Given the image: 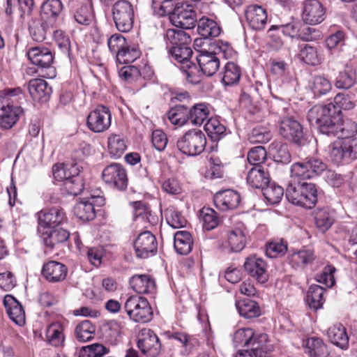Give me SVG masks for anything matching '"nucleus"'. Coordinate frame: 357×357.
Here are the masks:
<instances>
[{"label": "nucleus", "instance_id": "f257e3e1", "mask_svg": "<svg viewBox=\"0 0 357 357\" xmlns=\"http://www.w3.org/2000/svg\"><path fill=\"white\" fill-rule=\"evenodd\" d=\"M332 106H314L307 114L311 124L317 126L320 132L342 138L328 147L329 158L336 164L357 159V125L353 121L343 123L339 115H332Z\"/></svg>", "mask_w": 357, "mask_h": 357}, {"label": "nucleus", "instance_id": "4c0bfd02", "mask_svg": "<svg viewBox=\"0 0 357 357\" xmlns=\"http://www.w3.org/2000/svg\"><path fill=\"white\" fill-rule=\"evenodd\" d=\"M236 307L240 315L245 319L258 317L261 314L258 303L248 298L238 301L236 303Z\"/></svg>", "mask_w": 357, "mask_h": 357}, {"label": "nucleus", "instance_id": "412c9836", "mask_svg": "<svg viewBox=\"0 0 357 357\" xmlns=\"http://www.w3.org/2000/svg\"><path fill=\"white\" fill-rule=\"evenodd\" d=\"M27 56L30 61L42 68H50L53 63L52 52L44 47H34L28 50Z\"/></svg>", "mask_w": 357, "mask_h": 357}, {"label": "nucleus", "instance_id": "5fc2aeb1", "mask_svg": "<svg viewBox=\"0 0 357 357\" xmlns=\"http://www.w3.org/2000/svg\"><path fill=\"white\" fill-rule=\"evenodd\" d=\"M301 56L303 61L308 65L317 66L324 60L322 53L316 47L305 45L301 51Z\"/></svg>", "mask_w": 357, "mask_h": 357}, {"label": "nucleus", "instance_id": "e2e57ef3", "mask_svg": "<svg viewBox=\"0 0 357 357\" xmlns=\"http://www.w3.org/2000/svg\"><path fill=\"white\" fill-rule=\"evenodd\" d=\"M336 269L331 265L326 266L322 271L316 275V280L324 284L326 287H331L334 285L335 280L334 273Z\"/></svg>", "mask_w": 357, "mask_h": 357}, {"label": "nucleus", "instance_id": "7ed1b4c3", "mask_svg": "<svg viewBox=\"0 0 357 357\" xmlns=\"http://www.w3.org/2000/svg\"><path fill=\"white\" fill-rule=\"evenodd\" d=\"M206 145V136L199 129H192L187 131L178 139L176 143L178 149L190 156L201 154L205 149Z\"/></svg>", "mask_w": 357, "mask_h": 357}, {"label": "nucleus", "instance_id": "423d86ee", "mask_svg": "<svg viewBox=\"0 0 357 357\" xmlns=\"http://www.w3.org/2000/svg\"><path fill=\"white\" fill-rule=\"evenodd\" d=\"M326 168V165L321 160L311 158L293 164L291 167V176L301 180L310 179L320 175Z\"/></svg>", "mask_w": 357, "mask_h": 357}, {"label": "nucleus", "instance_id": "f8f14e48", "mask_svg": "<svg viewBox=\"0 0 357 357\" xmlns=\"http://www.w3.org/2000/svg\"><path fill=\"white\" fill-rule=\"evenodd\" d=\"M137 347L142 353L148 357H156L161 349L159 338L149 328L141 330L138 335Z\"/></svg>", "mask_w": 357, "mask_h": 357}, {"label": "nucleus", "instance_id": "a211bd4d", "mask_svg": "<svg viewBox=\"0 0 357 357\" xmlns=\"http://www.w3.org/2000/svg\"><path fill=\"white\" fill-rule=\"evenodd\" d=\"M245 15L249 26L255 30H261L267 23L266 11L258 5H250L245 10Z\"/></svg>", "mask_w": 357, "mask_h": 357}, {"label": "nucleus", "instance_id": "4d7b16f0", "mask_svg": "<svg viewBox=\"0 0 357 357\" xmlns=\"http://www.w3.org/2000/svg\"><path fill=\"white\" fill-rule=\"evenodd\" d=\"M262 192L264 197L271 204L279 203L284 195L283 188L274 183L267 184Z\"/></svg>", "mask_w": 357, "mask_h": 357}, {"label": "nucleus", "instance_id": "052dcab7", "mask_svg": "<svg viewBox=\"0 0 357 357\" xmlns=\"http://www.w3.org/2000/svg\"><path fill=\"white\" fill-rule=\"evenodd\" d=\"M108 352V348L101 344L95 343L82 347L79 351V357H102Z\"/></svg>", "mask_w": 357, "mask_h": 357}, {"label": "nucleus", "instance_id": "680f3d73", "mask_svg": "<svg viewBox=\"0 0 357 357\" xmlns=\"http://www.w3.org/2000/svg\"><path fill=\"white\" fill-rule=\"evenodd\" d=\"M311 89L315 96H322L332 89V84L327 78L319 75L313 78Z\"/></svg>", "mask_w": 357, "mask_h": 357}, {"label": "nucleus", "instance_id": "473e14b6", "mask_svg": "<svg viewBox=\"0 0 357 357\" xmlns=\"http://www.w3.org/2000/svg\"><path fill=\"white\" fill-rule=\"evenodd\" d=\"M327 335L333 344L341 349H346L347 347L349 337L345 328L341 324H335L330 327L328 330Z\"/></svg>", "mask_w": 357, "mask_h": 357}, {"label": "nucleus", "instance_id": "58836bf2", "mask_svg": "<svg viewBox=\"0 0 357 357\" xmlns=\"http://www.w3.org/2000/svg\"><path fill=\"white\" fill-rule=\"evenodd\" d=\"M326 290L317 284H312L307 293V302L311 309L317 310L321 308L325 301L324 294Z\"/></svg>", "mask_w": 357, "mask_h": 357}, {"label": "nucleus", "instance_id": "c85d7f7f", "mask_svg": "<svg viewBox=\"0 0 357 357\" xmlns=\"http://www.w3.org/2000/svg\"><path fill=\"white\" fill-rule=\"evenodd\" d=\"M24 94L20 87L7 88L0 91V104L13 108L21 107Z\"/></svg>", "mask_w": 357, "mask_h": 357}, {"label": "nucleus", "instance_id": "2eb2a0df", "mask_svg": "<svg viewBox=\"0 0 357 357\" xmlns=\"http://www.w3.org/2000/svg\"><path fill=\"white\" fill-rule=\"evenodd\" d=\"M68 271L65 264L51 260L43 264L41 275L49 282L57 283L65 280Z\"/></svg>", "mask_w": 357, "mask_h": 357}, {"label": "nucleus", "instance_id": "a19ab883", "mask_svg": "<svg viewBox=\"0 0 357 357\" xmlns=\"http://www.w3.org/2000/svg\"><path fill=\"white\" fill-rule=\"evenodd\" d=\"M305 352L309 357H327L329 354L326 345L318 337H310L307 340Z\"/></svg>", "mask_w": 357, "mask_h": 357}, {"label": "nucleus", "instance_id": "3c124183", "mask_svg": "<svg viewBox=\"0 0 357 357\" xmlns=\"http://www.w3.org/2000/svg\"><path fill=\"white\" fill-rule=\"evenodd\" d=\"M127 146L124 139L119 135H112L108 137V151L113 158H120L126 151Z\"/></svg>", "mask_w": 357, "mask_h": 357}, {"label": "nucleus", "instance_id": "338daca9", "mask_svg": "<svg viewBox=\"0 0 357 357\" xmlns=\"http://www.w3.org/2000/svg\"><path fill=\"white\" fill-rule=\"evenodd\" d=\"M287 251V243L283 240L270 243L266 248V254L270 258H276L284 255Z\"/></svg>", "mask_w": 357, "mask_h": 357}, {"label": "nucleus", "instance_id": "4468645a", "mask_svg": "<svg viewBox=\"0 0 357 357\" xmlns=\"http://www.w3.org/2000/svg\"><path fill=\"white\" fill-rule=\"evenodd\" d=\"M325 8L318 0H305L303 2L302 19L309 24H317L324 19Z\"/></svg>", "mask_w": 357, "mask_h": 357}, {"label": "nucleus", "instance_id": "e433bc0d", "mask_svg": "<svg viewBox=\"0 0 357 357\" xmlns=\"http://www.w3.org/2000/svg\"><path fill=\"white\" fill-rule=\"evenodd\" d=\"M227 245L232 252H241L245 246L246 236L243 229L235 228L227 232Z\"/></svg>", "mask_w": 357, "mask_h": 357}, {"label": "nucleus", "instance_id": "2f4dec72", "mask_svg": "<svg viewBox=\"0 0 357 357\" xmlns=\"http://www.w3.org/2000/svg\"><path fill=\"white\" fill-rule=\"evenodd\" d=\"M269 154L277 163L285 165L289 163L291 160L287 144L281 142H274L271 144Z\"/></svg>", "mask_w": 357, "mask_h": 357}, {"label": "nucleus", "instance_id": "6e6d98bb", "mask_svg": "<svg viewBox=\"0 0 357 357\" xmlns=\"http://www.w3.org/2000/svg\"><path fill=\"white\" fill-rule=\"evenodd\" d=\"M166 220L169 226L174 229L184 227L187 220L174 206H169L165 211Z\"/></svg>", "mask_w": 357, "mask_h": 357}, {"label": "nucleus", "instance_id": "69168bd1", "mask_svg": "<svg viewBox=\"0 0 357 357\" xmlns=\"http://www.w3.org/2000/svg\"><path fill=\"white\" fill-rule=\"evenodd\" d=\"M314 260V253L310 250H301L291 256V263L298 266H304Z\"/></svg>", "mask_w": 357, "mask_h": 357}, {"label": "nucleus", "instance_id": "1a4fd4ad", "mask_svg": "<svg viewBox=\"0 0 357 357\" xmlns=\"http://www.w3.org/2000/svg\"><path fill=\"white\" fill-rule=\"evenodd\" d=\"M170 20L176 26L183 29H190L196 25V13L191 5L178 3L174 6V10L170 15Z\"/></svg>", "mask_w": 357, "mask_h": 357}, {"label": "nucleus", "instance_id": "bf43d9fd", "mask_svg": "<svg viewBox=\"0 0 357 357\" xmlns=\"http://www.w3.org/2000/svg\"><path fill=\"white\" fill-rule=\"evenodd\" d=\"M255 334L254 331L250 328L237 330L233 337L235 347L243 346L249 348Z\"/></svg>", "mask_w": 357, "mask_h": 357}, {"label": "nucleus", "instance_id": "6ab92c4d", "mask_svg": "<svg viewBox=\"0 0 357 357\" xmlns=\"http://www.w3.org/2000/svg\"><path fill=\"white\" fill-rule=\"evenodd\" d=\"M197 61L202 73L208 77L213 75L220 68L217 53L202 51L197 56Z\"/></svg>", "mask_w": 357, "mask_h": 357}, {"label": "nucleus", "instance_id": "a878e982", "mask_svg": "<svg viewBox=\"0 0 357 357\" xmlns=\"http://www.w3.org/2000/svg\"><path fill=\"white\" fill-rule=\"evenodd\" d=\"M28 90L34 100L47 102L50 96L51 88L42 79H33L28 83Z\"/></svg>", "mask_w": 357, "mask_h": 357}, {"label": "nucleus", "instance_id": "37998d69", "mask_svg": "<svg viewBox=\"0 0 357 357\" xmlns=\"http://www.w3.org/2000/svg\"><path fill=\"white\" fill-rule=\"evenodd\" d=\"M96 326L89 321L84 320L77 325L75 329L76 339L80 342H85L93 339Z\"/></svg>", "mask_w": 357, "mask_h": 357}, {"label": "nucleus", "instance_id": "20e7f679", "mask_svg": "<svg viewBox=\"0 0 357 357\" xmlns=\"http://www.w3.org/2000/svg\"><path fill=\"white\" fill-rule=\"evenodd\" d=\"M112 19L117 30L128 33L132 30L134 24V9L126 0L116 1L112 8Z\"/></svg>", "mask_w": 357, "mask_h": 357}, {"label": "nucleus", "instance_id": "f704fd0d", "mask_svg": "<svg viewBox=\"0 0 357 357\" xmlns=\"http://www.w3.org/2000/svg\"><path fill=\"white\" fill-rule=\"evenodd\" d=\"M197 31L204 38H210L218 36L221 29L215 21L203 17L198 22Z\"/></svg>", "mask_w": 357, "mask_h": 357}, {"label": "nucleus", "instance_id": "864d4df0", "mask_svg": "<svg viewBox=\"0 0 357 357\" xmlns=\"http://www.w3.org/2000/svg\"><path fill=\"white\" fill-rule=\"evenodd\" d=\"M204 130L213 140H218L225 135L226 127L216 117L210 118L204 125Z\"/></svg>", "mask_w": 357, "mask_h": 357}, {"label": "nucleus", "instance_id": "f03ea898", "mask_svg": "<svg viewBox=\"0 0 357 357\" xmlns=\"http://www.w3.org/2000/svg\"><path fill=\"white\" fill-rule=\"evenodd\" d=\"M292 178L287 186V199L294 205L312 208L317 202V186L312 183Z\"/></svg>", "mask_w": 357, "mask_h": 357}, {"label": "nucleus", "instance_id": "5701e85b", "mask_svg": "<svg viewBox=\"0 0 357 357\" xmlns=\"http://www.w3.org/2000/svg\"><path fill=\"white\" fill-rule=\"evenodd\" d=\"M357 98V88H354L348 93H339L334 98V105L329 104L326 106H332V115H339L340 116V111L337 112L335 110V106L344 110H351L356 107V99Z\"/></svg>", "mask_w": 357, "mask_h": 357}, {"label": "nucleus", "instance_id": "dca6fc26", "mask_svg": "<svg viewBox=\"0 0 357 357\" xmlns=\"http://www.w3.org/2000/svg\"><path fill=\"white\" fill-rule=\"evenodd\" d=\"M66 220L64 211L59 207L42 211L38 218L40 227L44 229H54L62 225Z\"/></svg>", "mask_w": 357, "mask_h": 357}, {"label": "nucleus", "instance_id": "8fccbe9b", "mask_svg": "<svg viewBox=\"0 0 357 357\" xmlns=\"http://www.w3.org/2000/svg\"><path fill=\"white\" fill-rule=\"evenodd\" d=\"M189 45L190 43L185 45L182 44L178 47H172L169 52L172 58L178 63H181L182 66L190 65V59L193 52Z\"/></svg>", "mask_w": 357, "mask_h": 357}, {"label": "nucleus", "instance_id": "6e6552de", "mask_svg": "<svg viewBox=\"0 0 357 357\" xmlns=\"http://www.w3.org/2000/svg\"><path fill=\"white\" fill-rule=\"evenodd\" d=\"M279 132L283 138L299 146L305 144L303 127L298 121L292 117L285 116L279 120Z\"/></svg>", "mask_w": 357, "mask_h": 357}, {"label": "nucleus", "instance_id": "4be33fe9", "mask_svg": "<svg viewBox=\"0 0 357 357\" xmlns=\"http://www.w3.org/2000/svg\"><path fill=\"white\" fill-rule=\"evenodd\" d=\"M3 305L10 319L19 326L25 323V314L22 305L10 294H7L3 298Z\"/></svg>", "mask_w": 357, "mask_h": 357}, {"label": "nucleus", "instance_id": "9b49d317", "mask_svg": "<svg viewBox=\"0 0 357 357\" xmlns=\"http://www.w3.org/2000/svg\"><path fill=\"white\" fill-rule=\"evenodd\" d=\"M135 255L138 258L146 259L156 254L158 242L155 236L149 231L140 233L134 242Z\"/></svg>", "mask_w": 357, "mask_h": 357}, {"label": "nucleus", "instance_id": "393cba45", "mask_svg": "<svg viewBox=\"0 0 357 357\" xmlns=\"http://www.w3.org/2000/svg\"><path fill=\"white\" fill-rule=\"evenodd\" d=\"M250 347L255 357H271L274 349L265 333H255Z\"/></svg>", "mask_w": 357, "mask_h": 357}, {"label": "nucleus", "instance_id": "603ef678", "mask_svg": "<svg viewBox=\"0 0 357 357\" xmlns=\"http://www.w3.org/2000/svg\"><path fill=\"white\" fill-rule=\"evenodd\" d=\"M189 119L194 125L200 126L208 117L209 108L205 103L195 104L191 109H189Z\"/></svg>", "mask_w": 357, "mask_h": 357}, {"label": "nucleus", "instance_id": "f3484780", "mask_svg": "<svg viewBox=\"0 0 357 357\" xmlns=\"http://www.w3.org/2000/svg\"><path fill=\"white\" fill-rule=\"evenodd\" d=\"M214 203L218 208L227 211L236 208L241 201L240 195L233 190H225L215 193Z\"/></svg>", "mask_w": 357, "mask_h": 357}, {"label": "nucleus", "instance_id": "13d9d810", "mask_svg": "<svg viewBox=\"0 0 357 357\" xmlns=\"http://www.w3.org/2000/svg\"><path fill=\"white\" fill-rule=\"evenodd\" d=\"M200 218L203 222V227L208 231L213 229L219 224L217 213L211 208L204 207L200 211Z\"/></svg>", "mask_w": 357, "mask_h": 357}, {"label": "nucleus", "instance_id": "09e8293b", "mask_svg": "<svg viewBox=\"0 0 357 357\" xmlns=\"http://www.w3.org/2000/svg\"><path fill=\"white\" fill-rule=\"evenodd\" d=\"M241 70L238 66L234 62H227L225 66L222 83L225 86H233L238 82Z\"/></svg>", "mask_w": 357, "mask_h": 357}, {"label": "nucleus", "instance_id": "7c9ffc66", "mask_svg": "<svg viewBox=\"0 0 357 357\" xmlns=\"http://www.w3.org/2000/svg\"><path fill=\"white\" fill-rule=\"evenodd\" d=\"M166 47L168 52L174 47H178L180 45L190 43L191 38L190 35L183 30L177 29H168L164 35Z\"/></svg>", "mask_w": 357, "mask_h": 357}, {"label": "nucleus", "instance_id": "39448f33", "mask_svg": "<svg viewBox=\"0 0 357 357\" xmlns=\"http://www.w3.org/2000/svg\"><path fill=\"white\" fill-rule=\"evenodd\" d=\"M124 309L130 319L135 322L145 323L152 319V309L144 297L130 296L124 304Z\"/></svg>", "mask_w": 357, "mask_h": 357}, {"label": "nucleus", "instance_id": "774afa93", "mask_svg": "<svg viewBox=\"0 0 357 357\" xmlns=\"http://www.w3.org/2000/svg\"><path fill=\"white\" fill-rule=\"evenodd\" d=\"M272 137L271 132L264 128H254L249 135V140L251 143H266Z\"/></svg>", "mask_w": 357, "mask_h": 357}, {"label": "nucleus", "instance_id": "c03bdc74", "mask_svg": "<svg viewBox=\"0 0 357 357\" xmlns=\"http://www.w3.org/2000/svg\"><path fill=\"white\" fill-rule=\"evenodd\" d=\"M63 10V3L60 0H46L41 6L40 14L47 20H55Z\"/></svg>", "mask_w": 357, "mask_h": 357}, {"label": "nucleus", "instance_id": "b1692460", "mask_svg": "<svg viewBox=\"0 0 357 357\" xmlns=\"http://www.w3.org/2000/svg\"><path fill=\"white\" fill-rule=\"evenodd\" d=\"M246 180L251 187L263 189L269 183L270 176L264 165H256L248 171Z\"/></svg>", "mask_w": 357, "mask_h": 357}, {"label": "nucleus", "instance_id": "79ce46f5", "mask_svg": "<svg viewBox=\"0 0 357 357\" xmlns=\"http://www.w3.org/2000/svg\"><path fill=\"white\" fill-rule=\"evenodd\" d=\"M74 213L83 221H89L96 217L93 202H89L87 199H82L75 205Z\"/></svg>", "mask_w": 357, "mask_h": 357}, {"label": "nucleus", "instance_id": "ddd939ff", "mask_svg": "<svg viewBox=\"0 0 357 357\" xmlns=\"http://www.w3.org/2000/svg\"><path fill=\"white\" fill-rule=\"evenodd\" d=\"M244 268L249 275L261 284L268 280L267 264L261 258L256 256L248 257L244 263Z\"/></svg>", "mask_w": 357, "mask_h": 357}, {"label": "nucleus", "instance_id": "bb28decb", "mask_svg": "<svg viewBox=\"0 0 357 357\" xmlns=\"http://www.w3.org/2000/svg\"><path fill=\"white\" fill-rule=\"evenodd\" d=\"M129 282L130 287L138 294H152L155 291V282L149 275H135Z\"/></svg>", "mask_w": 357, "mask_h": 357}, {"label": "nucleus", "instance_id": "49530a36", "mask_svg": "<svg viewBox=\"0 0 357 357\" xmlns=\"http://www.w3.org/2000/svg\"><path fill=\"white\" fill-rule=\"evenodd\" d=\"M190 114L189 109L186 106L178 105L169 111L167 116L172 124L181 126L190 120Z\"/></svg>", "mask_w": 357, "mask_h": 357}, {"label": "nucleus", "instance_id": "cd10ccee", "mask_svg": "<svg viewBox=\"0 0 357 357\" xmlns=\"http://www.w3.org/2000/svg\"><path fill=\"white\" fill-rule=\"evenodd\" d=\"M22 107L10 108L0 104V127L4 130L10 129L23 114Z\"/></svg>", "mask_w": 357, "mask_h": 357}, {"label": "nucleus", "instance_id": "aec40b11", "mask_svg": "<svg viewBox=\"0 0 357 357\" xmlns=\"http://www.w3.org/2000/svg\"><path fill=\"white\" fill-rule=\"evenodd\" d=\"M70 232L65 229H48L42 232L41 238L45 247L50 250L57 248L68 241Z\"/></svg>", "mask_w": 357, "mask_h": 357}, {"label": "nucleus", "instance_id": "ea45409f", "mask_svg": "<svg viewBox=\"0 0 357 357\" xmlns=\"http://www.w3.org/2000/svg\"><path fill=\"white\" fill-rule=\"evenodd\" d=\"M141 54V50L137 45L127 43L116 57L119 63L124 64L135 61Z\"/></svg>", "mask_w": 357, "mask_h": 357}, {"label": "nucleus", "instance_id": "0e129e2a", "mask_svg": "<svg viewBox=\"0 0 357 357\" xmlns=\"http://www.w3.org/2000/svg\"><path fill=\"white\" fill-rule=\"evenodd\" d=\"M301 23L299 22H291L287 24L272 26L269 31L273 30L280 31L284 35L291 38H298L300 32Z\"/></svg>", "mask_w": 357, "mask_h": 357}, {"label": "nucleus", "instance_id": "a18cd8bd", "mask_svg": "<svg viewBox=\"0 0 357 357\" xmlns=\"http://www.w3.org/2000/svg\"><path fill=\"white\" fill-rule=\"evenodd\" d=\"M46 338L48 343L53 347L63 345L65 337L61 324L58 322L50 324L46 331Z\"/></svg>", "mask_w": 357, "mask_h": 357}, {"label": "nucleus", "instance_id": "c756f323", "mask_svg": "<svg viewBox=\"0 0 357 357\" xmlns=\"http://www.w3.org/2000/svg\"><path fill=\"white\" fill-rule=\"evenodd\" d=\"M357 83V74L355 69L347 66L340 71L335 77L334 85L340 90H349L354 89Z\"/></svg>", "mask_w": 357, "mask_h": 357}, {"label": "nucleus", "instance_id": "72a5a7b5", "mask_svg": "<svg viewBox=\"0 0 357 357\" xmlns=\"http://www.w3.org/2000/svg\"><path fill=\"white\" fill-rule=\"evenodd\" d=\"M174 245L177 253L182 255H188L193 245L191 234L187 231H176L174 237Z\"/></svg>", "mask_w": 357, "mask_h": 357}, {"label": "nucleus", "instance_id": "9d476101", "mask_svg": "<svg viewBox=\"0 0 357 357\" xmlns=\"http://www.w3.org/2000/svg\"><path fill=\"white\" fill-rule=\"evenodd\" d=\"M111 112L108 107L98 105L86 118V126L93 132H102L111 126Z\"/></svg>", "mask_w": 357, "mask_h": 357}, {"label": "nucleus", "instance_id": "0eeeda50", "mask_svg": "<svg viewBox=\"0 0 357 357\" xmlns=\"http://www.w3.org/2000/svg\"><path fill=\"white\" fill-rule=\"evenodd\" d=\"M102 180L110 188L120 191L128 186V176L124 167L119 163H112L105 167L102 172Z\"/></svg>", "mask_w": 357, "mask_h": 357}, {"label": "nucleus", "instance_id": "de8ad7c7", "mask_svg": "<svg viewBox=\"0 0 357 357\" xmlns=\"http://www.w3.org/2000/svg\"><path fill=\"white\" fill-rule=\"evenodd\" d=\"M317 227L321 231H327L333 225L334 219L333 212L328 208H318L314 212Z\"/></svg>", "mask_w": 357, "mask_h": 357}, {"label": "nucleus", "instance_id": "c9c22d12", "mask_svg": "<svg viewBox=\"0 0 357 357\" xmlns=\"http://www.w3.org/2000/svg\"><path fill=\"white\" fill-rule=\"evenodd\" d=\"M94 17L92 5L90 3H79L73 13V18L79 24L89 26Z\"/></svg>", "mask_w": 357, "mask_h": 357}]
</instances>
